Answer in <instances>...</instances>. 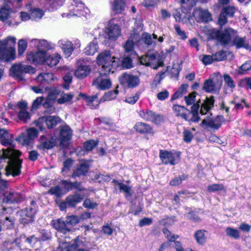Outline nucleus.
Returning a JSON list of instances; mask_svg holds the SVG:
<instances>
[{"instance_id":"nucleus-56","label":"nucleus","mask_w":251,"mask_h":251,"mask_svg":"<svg viewBox=\"0 0 251 251\" xmlns=\"http://www.w3.org/2000/svg\"><path fill=\"white\" fill-rule=\"evenodd\" d=\"M12 212V210L11 208H3L2 209V214L5 216L6 221H8L10 223V225H12L14 223V219L13 217L8 216L7 214H11Z\"/></svg>"},{"instance_id":"nucleus-6","label":"nucleus","mask_w":251,"mask_h":251,"mask_svg":"<svg viewBox=\"0 0 251 251\" xmlns=\"http://www.w3.org/2000/svg\"><path fill=\"white\" fill-rule=\"evenodd\" d=\"M229 2V0H218L217 4L214 5V7L218 9L222 7L218 21L219 25L221 26L225 25L227 21V18L232 17L236 10L234 6H226Z\"/></svg>"},{"instance_id":"nucleus-34","label":"nucleus","mask_w":251,"mask_h":251,"mask_svg":"<svg viewBox=\"0 0 251 251\" xmlns=\"http://www.w3.org/2000/svg\"><path fill=\"white\" fill-rule=\"evenodd\" d=\"M60 59L61 56L57 53L51 55L48 53V57L46 58L45 64L50 67L55 66L58 64Z\"/></svg>"},{"instance_id":"nucleus-9","label":"nucleus","mask_w":251,"mask_h":251,"mask_svg":"<svg viewBox=\"0 0 251 251\" xmlns=\"http://www.w3.org/2000/svg\"><path fill=\"white\" fill-rule=\"evenodd\" d=\"M119 79L122 85L130 88L137 87L140 82V78L138 76L127 73L122 74Z\"/></svg>"},{"instance_id":"nucleus-14","label":"nucleus","mask_w":251,"mask_h":251,"mask_svg":"<svg viewBox=\"0 0 251 251\" xmlns=\"http://www.w3.org/2000/svg\"><path fill=\"white\" fill-rule=\"evenodd\" d=\"M160 158L164 164L175 165L178 162L180 154L176 152H169L161 150L160 152Z\"/></svg>"},{"instance_id":"nucleus-41","label":"nucleus","mask_w":251,"mask_h":251,"mask_svg":"<svg viewBox=\"0 0 251 251\" xmlns=\"http://www.w3.org/2000/svg\"><path fill=\"white\" fill-rule=\"evenodd\" d=\"M157 38V36L156 34L151 35L148 33H144L141 37H140V41L141 42V41H143L145 44L149 46L155 43L153 40H156Z\"/></svg>"},{"instance_id":"nucleus-38","label":"nucleus","mask_w":251,"mask_h":251,"mask_svg":"<svg viewBox=\"0 0 251 251\" xmlns=\"http://www.w3.org/2000/svg\"><path fill=\"white\" fill-rule=\"evenodd\" d=\"M115 186H118L120 191L126 194V197H127L132 195L131 187L124 183H120L116 180H113L112 182Z\"/></svg>"},{"instance_id":"nucleus-8","label":"nucleus","mask_w":251,"mask_h":251,"mask_svg":"<svg viewBox=\"0 0 251 251\" xmlns=\"http://www.w3.org/2000/svg\"><path fill=\"white\" fill-rule=\"evenodd\" d=\"M77 66L74 72V75L76 78L83 79L90 74L91 68L87 61L84 59H79L77 62Z\"/></svg>"},{"instance_id":"nucleus-23","label":"nucleus","mask_w":251,"mask_h":251,"mask_svg":"<svg viewBox=\"0 0 251 251\" xmlns=\"http://www.w3.org/2000/svg\"><path fill=\"white\" fill-rule=\"evenodd\" d=\"M86 245V239L83 237H77L72 243L63 246L64 249L62 251H76L78 248Z\"/></svg>"},{"instance_id":"nucleus-51","label":"nucleus","mask_w":251,"mask_h":251,"mask_svg":"<svg viewBox=\"0 0 251 251\" xmlns=\"http://www.w3.org/2000/svg\"><path fill=\"white\" fill-rule=\"evenodd\" d=\"M225 190V187L222 184H213L207 187V191L211 193Z\"/></svg>"},{"instance_id":"nucleus-2","label":"nucleus","mask_w":251,"mask_h":251,"mask_svg":"<svg viewBox=\"0 0 251 251\" xmlns=\"http://www.w3.org/2000/svg\"><path fill=\"white\" fill-rule=\"evenodd\" d=\"M96 61L98 65L101 66V74L108 75L113 73L118 68L121 67L120 59L112 56L111 52L108 50L99 53Z\"/></svg>"},{"instance_id":"nucleus-11","label":"nucleus","mask_w":251,"mask_h":251,"mask_svg":"<svg viewBox=\"0 0 251 251\" xmlns=\"http://www.w3.org/2000/svg\"><path fill=\"white\" fill-rule=\"evenodd\" d=\"M140 63L147 66H151L154 69H157L162 65L158 62V59L154 52H149L146 55L141 56L140 58Z\"/></svg>"},{"instance_id":"nucleus-63","label":"nucleus","mask_w":251,"mask_h":251,"mask_svg":"<svg viewBox=\"0 0 251 251\" xmlns=\"http://www.w3.org/2000/svg\"><path fill=\"white\" fill-rule=\"evenodd\" d=\"M49 193L52 195H55L56 196H60L65 194L63 190H62L58 186L51 188L50 189Z\"/></svg>"},{"instance_id":"nucleus-46","label":"nucleus","mask_w":251,"mask_h":251,"mask_svg":"<svg viewBox=\"0 0 251 251\" xmlns=\"http://www.w3.org/2000/svg\"><path fill=\"white\" fill-rule=\"evenodd\" d=\"M195 237L197 242L199 244L202 245L206 242L205 231L199 230L195 233Z\"/></svg>"},{"instance_id":"nucleus-28","label":"nucleus","mask_w":251,"mask_h":251,"mask_svg":"<svg viewBox=\"0 0 251 251\" xmlns=\"http://www.w3.org/2000/svg\"><path fill=\"white\" fill-rule=\"evenodd\" d=\"M52 224L55 229L64 234L71 230L70 227L68 226L66 221H64L61 219L52 220Z\"/></svg>"},{"instance_id":"nucleus-36","label":"nucleus","mask_w":251,"mask_h":251,"mask_svg":"<svg viewBox=\"0 0 251 251\" xmlns=\"http://www.w3.org/2000/svg\"><path fill=\"white\" fill-rule=\"evenodd\" d=\"M79 98L84 100L88 105L90 106L91 108H96L99 105L98 100V97L97 95L93 96L92 97H88L84 94H80L79 95Z\"/></svg>"},{"instance_id":"nucleus-64","label":"nucleus","mask_w":251,"mask_h":251,"mask_svg":"<svg viewBox=\"0 0 251 251\" xmlns=\"http://www.w3.org/2000/svg\"><path fill=\"white\" fill-rule=\"evenodd\" d=\"M18 117L21 120L26 122L30 118L29 114L26 110H21L18 114Z\"/></svg>"},{"instance_id":"nucleus-53","label":"nucleus","mask_w":251,"mask_h":251,"mask_svg":"<svg viewBox=\"0 0 251 251\" xmlns=\"http://www.w3.org/2000/svg\"><path fill=\"white\" fill-rule=\"evenodd\" d=\"M183 140L187 143H190L194 137V133L190 129H185L183 132Z\"/></svg>"},{"instance_id":"nucleus-13","label":"nucleus","mask_w":251,"mask_h":251,"mask_svg":"<svg viewBox=\"0 0 251 251\" xmlns=\"http://www.w3.org/2000/svg\"><path fill=\"white\" fill-rule=\"evenodd\" d=\"M59 121V117L54 116L43 117L40 118L36 122V125L41 131H42L44 129V124H46L49 128H51L56 126Z\"/></svg>"},{"instance_id":"nucleus-37","label":"nucleus","mask_w":251,"mask_h":251,"mask_svg":"<svg viewBox=\"0 0 251 251\" xmlns=\"http://www.w3.org/2000/svg\"><path fill=\"white\" fill-rule=\"evenodd\" d=\"M89 168V162L86 160H82L79 163L77 170L74 173V176L84 175L87 173Z\"/></svg>"},{"instance_id":"nucleus-4","label":"nucleus","mask_w":251,"mask_h":251,"mask_svg":"<svg viewBox=\"0 0 251 251\" xmlns=\"http://www.w3.org/2000/svg\"><path fill=\"white\" fill-rule=\"evenodd\" d=\"M16 43V38L12 36L0 40V60L7 61L15 59Z\"/></svg>"},{"instance_id":"nucleus-45","label":"nucleus","mask_w":251,"mask_h":251,"mask_svg":"<svg viewBox=\"0 0 251 251\" xmlns=\"http://www.w3.org/2000/svg\"><path fill=\"white\" fill-rule=\"evenodd\" d=\"M60 94V97L57 99V103L60 104L71 102L74 97V95L72 94L61 93Z\"/></svg>"},{"instance_id":"nucleus-33","label":"nucleus","mask_w":251,"mask_h":251,"mask_svg":"<svg viewBox=\"0 0 251 251\" xmlns=\"http://www.w3.org/2000/svg\"><path fill=\"white\" fill-rule=\"evenodd\" d=\"M99 49L98 42L96 39L90 42L85 48L84 52L87 55H93Z\"/></svg>"},{"instance_id":"nucleus-54","label":"nucleus","mask_w":251,"mask_h":251,"mask_svg":"<svg viewBox=\"0 0 251 251\" xmlns=\"http://www.w3.org/2000/svg\"><path fill=\"white\" fill-rule=\"evenodd\" d=\"M203 88L207 92H211L214 90L215 84L211 79H208L204 82Z\"/></svg>"},{"instance_id":"nucleus-12","label":"nucleus","mask_w":251,"mask_h":251,"mask_svg":"<svg viewBox=\"0 0 251 251\" xmlns=\"http://www.w3.org/2000/svg\"><path fill=\"white\" fill-rule=\"evenodd\" d=\"M235 33V31L230 28H226L222 32L220 30H214L212 35L223 44H228L231 38V36Z\"/></svg>"},{"instance_id":"nucleus-31","label":"nucleus","mask_w":251,"mask_h":251,"mask_svg":"<svg viewBox=\"0 0 251 251\" xmlns=\"http://www.w3.org/2000/svg\"><path fill=\"white\" fill-rule=\"evenodd\" d=\"M60 94V91L57 89L51 90L46 97L45 101L43 103L45 107H48L51 106L53 101L56 99L58 96Z\"/></svg>"},{"instance_id":"nucleus-16","label":"nucleus","mask_w":251,"mask_h":251,"mask_svg":"<svg viewBox=\"0 0 251 251\" xmlns=\"http://www.w3.org/2000/svg\"><path fill=\"white\" fill-rule=\"evenodd\" d=\"M139 115L141 118L147 121L158 124L162 120V117L153 111L149 109H142L139 111Z\"/></svg>"},{"instance_id":"nucleus-35","label":"nucleus","mask_w":251,"mask_h":251,"mask_svg":"<svg viewBox=\"0 0 251 251\" xmlns=\"http://www.w3.org/2000/svg\"><path fill=\"white\" fill-rule=\"evenodd\" d=\"M214 100L213 97L206 98L204 102L201 104L200 113L204 115L209 112V110L213 106Z\"/></svg>"},{"instance_id":"nucleus-61","label":"nucleus","mask_w":251,"mask_h":251,"mask_svg":"<svg viewBox=\"0 0 251 251\" xmlns=\"http://www.w3.org/2000/svg\"><path fill=\"white\" fill-rule=\"evenodd\" d=\"M215 61H220L223 60L226 56V52L224 50H220L213 54Z\"/></svg>"},{"instance_id":"nucleus-42","label":"nucleus","mask_w":251,"mask_h":251,"mask_svg":"<svg viewBox=\"0 0 251 251\" xmlns=\"http://www.w3.org/2000/svg\"><path fill=\"white\" fill-rule=\"evenodd\" d=\"M11 12V6L5 4V6L0 9V20L5 21L10 17Z\"/></svg>"},{"instance_id":"nucleus-20","label":"nucleus","mask_w":251,"mask_h":251,"mask_svg":"<svg viewBox=\"0 0 251 251\" xmlns=\"http://www.w3.org/2000/svg\"><path fill=\"white\" fill-rule=\"evenodd\" d=\"M193 14L195 20L198 22H207L212 20L211 14L207 10L195 9Z\"/></svg>"},{"instance_id":"nucleus-17","label":"nucleus","mask_w":251,"mask_h":251,"mask_svg":"<svg viewBox=\"0 0 251 251\" xmlns=\"http://www.w3.org/2000/svg\"><path fill=\"white\" fill-rule=\"evenodd\" d=\"M103 75H105L101 74L100 73V75L93 82V85L99 90H105L108 89L112 85L110 79L107 77H104Z\"/></svg>"},{"instance_id":"nucleus-55","label":"nucleus","mask_w":251,"mask_h":251,"mask_svg":"<svg viewBox=\"0 0 251 251\" xmlns=\"http://www.w3.org/2000/svg\"><path fill=\"white\" fill-rule=\"evenodd\" d=\"M17 141L22 145H28L31 141L28 136L25 133H21L17 139Z\"/></svg>"},{"instance_id":"nucleus-24","label":"nucleus","mask_w":251,"mask_h":251,"mask_svg":"<svg viewBox=\"0 0 251 251\" xmlns=\"http://www.w3.org/2000/svg\"><path fill=\"white\" fill-rule=\"evenodd\" d=\"M25 10L30 12L31 19L38 21L41 19L44 15V11L36 7H33L32 1H29L28 3H25Z\"/></svg>"},{"instance_id":"nucleus-27","label":"nucleus","mask_w":251,"mask_h":251,"mask_svg":"<svg viewBox=\"0 0 251 251\" xmlns=\"http://www.w3.org/2000/svg\"><path fill=\"white\" fill-rule=\"evenodd\" d=\"M138 43V45H139L140 41V36L137 33H134L132 34L127 41L126 42L124 48L126 52H129L133 51L134 49V46L135 43Z\"/></svg>"},{"instance_id":"nucleus-10","label":"nucleus","mask_w":251,"mask_h":251,"mask_svg":"<svg viewBox=\"0 0 251 251\" xmlns=\"http://www.w3.org/2000/svg\"><path fill=\"white\" fill-rule=\"evenodd\" d=\"M48 52L45 50H38L35 52H30L26 54V59L30 62L35 64H45Z\"/></svg>"},{"instance_id":"nucleus-15","label":"nucleus","mask_w":251,"mask_h":251,"mask_svg":"<svg viewBox=\"0 0 251 251\" xmlns=\"http://www.w3.org/2000/svg\"><path fill=\"white\" fill-rule=\"evenodd\" d=\"M105 38L112 40H115L121 35V28L117 24H115L112 21H110L108 26L104 30Z\"/></svg>"},{"instance_id":"nucleus-7","label":"nucleus","mask_w":251,"mask_h":251,"mask_svg":"<svg viewBox=\"0 0 251 251\" xmlns=\"http://www.w3.org/2000/svg\"><path fill=\"white\" fill-rule=\"evenodd\" d=\"M36 73V69L33 67L22 63L15 64L10 69V75L18 80L24 79L26 74L30 75Z\"/></svg>"},{"instance_id":"nucleus-49","label":"nucleus","mask_w":251,"mask_h":251,"mask_svg":"<svg viewBox=\"0 0 251 251\" xmlns=\"http://www.w3.org/2000/svg\"><path fill=\"white\" fill-rule=\"evenodd\" d=\"M18 54L21 56L25 51L27 47V42L25 40L20 39L18 41Z\"/></svg>"},{"instance_id":"nucleus-58","label":"nucleus","mask_w":251,"mask_h":251,"mask_svg":"<svg viewBox=\"0 0 251 251\" xmlns=\"http://www.w3.org/2000/svg\"><path fill=\"white\" fill-rule=\"evenodd\" d=\"M184 100L188 105L193 104L197 100L196 92H192L188 96H185L184 97Z\"/></svg>"},{"instance_id":"nucleus-50","label":"nucleus","mask_w":251,"mask_h":251,"mask_svg":"<svg viewBox=\"0 0 251 251\" xmlns=\"http://www.w3.org/2000/svg\"><path fill=\"white\" fill-rule=\"evenodd\" d=\"M80 218L78 216L75 215L67 216L66 218V222L69 227V226H75L78 224Z\"/></svg>"},{"instance_id":"nucleus-57","label":"nucleus","mask_w":251,"mask_h":251,"mask_svg":"<svg viewBox=\"0 0 251 251\" xmlns=\"http://www.w3.org/2000/svg\"><path fill=\"white\" fill-rule=\"evenodd\" d=\"M98 143L97 141L90 140L85 142L83 148L86 151H91L97 145Z\"/></svg>"},{"instance_id":"nucleus-60","label":"nucleus","mask_w":251,"mask_h":251,"mask_svg":"<svg viewBox=\"0 0 251 251\" xmlns=\"http://www.w3.org/2000/svg\"><path fill=\"white\" fill-rule=\"evenodd\" d=\"M163 232L165 237L168 239V240L171 242L175 241L178 237L177 235L173 234L167 228H164L163 230Z\"/></svg>"},{"instance_id":"nucleus-52","label":"nucleus","mask_w":251,"mask_h":251,"mask_svg":"<svg viewBox=\"0 0 251 251\" xmlns=\"http://www.w3.org/2000/svg\"><path fill=\"white\" fill-rule=\"evenodd\" d=\"M226 232L227 235L235 239H238L240 237L239 231L236 229L228 227L226 229Z\"/></svg>"},{"instance_id":"nucleus-18","label":"nucleus","mask_w":251,"mask_h":251,"mask_svg":"<svg viewBox=\"0 0 251 251\" xmlns=\"http://www.w3.org/2000/svg\"><path fill=\"white\" fill-rule=\"evenodd\" d=\"M57 80V78L54 74L49 72L40 73L36 78V81L43 86L50 84Z\"/></svg>"},{"instance_id":"nucleus-26","label":"nucleus","mask_w":251,"mask_h":251,"mask_svg":"<svg viewBox=\"0 0 251 251\" xmlns=\"http://www.w3.org/2000/svg\"><path fill=\"white\" fill-rule=\"evenodd\" d=\"M179 2L181 5L182 11L184 13H189L191 9L198 2L204 3L208 1V0H178Z\"/></svg>"},{"instance_id":"nucleus-3","label":"nucleus","mask_w":251,"mask_h":251,"mask_svg":"<svg viewBox=\"0 0 251 251\" xmlns=\"http://www.w3.org/2000/svg\"><path fill=\"white\" fill-rule=\"evenodd\" d=\"M201 104L200 99H199L197 103L191 107V112L184 106L178 104L174 105L172 109L176 116L189 122L196 123L200 120L198 111Z\"/></svg>"},{"instance_id":"nucleus-59","label":"nucleus","mask_w":251,"mask_h":251,"mask_svg":"<svg viewBox=\"0 0 251 251\" xmlns=\"http://www.w3.org/2000/svg\"><path fill=\"white\" fill-rule=\"evenodd\" d=\"M169 96V92L166 89H163L158 92L156 95L157 99L160 101H163L167 99Z\"/></svg>"},{"instance_id":"nucleus-32","label":"nucleus","mask_w":251,"mask_h":251,"mask_svg":"<svg viewBox=\"0 0 251 251\" xmlns=\"http://www.w3.org/2000/svg\"><path fill=\"white\" fill-rule=\"evenodd\" d=\"M111 7L112 11L116 14H121L125 10L126 3L124 0H113Z\"/></svg>"},{"instance_id":"nucleus-30","label":"nucleus","mask_w":251,"mask_h":251,"mask_svg":"<svg viewBox=\"0 0 251 251\" xmlns=\"http://www.w3.org/2000/svg\"><path fill=\"white\" fill-rule=\"evenodd\" d=\"M23 199L22 196L18 192L10 191L5 193L4 195V200L10 203L21 202Z\"/></svg>"},{"instance_id":"nucleus-25","label":"nucleus","mask_w":251,"mask_h":251,"mask_svg":"<svg viewBox=\"0 0 251 251\" xmlns=\"http://www.w3.org/2000/svg\"><path fill=\"white\" fill-rule=\"evenodd\" d=\"M58 45L62 50L65 57H69L71 55L74 48L71 41L66 39L60 40L58 42Z\"/></svg>"},{"instance_id":"nucleus-47","label":"nucleus","mask_w":251,"mask_h":251,"mask_svg":"<svg viewBox=\"0 0 251 251\" xmlns=\"http://www.w3.org/2000/svg\"><path fill=\"white\" fill-rule=\"evenodd\" d=\"M118 94V91L116 89L106 93L103 96L101 101H109L115 99Z\"/></svg>"},{"instance_id":"nucleus-44","label":"nucleus","mask_w":251,"mask_h":251,"mask_svg":"<svg viewBox=\"0 0 251 251\" xmlns=\"http://www.w3.org/2000/svg\"><path fill=\"white\" fill-rule=\"evenodd\" d=\"M82 198L78 195L70 196L67 198V202L68 206L74 207L76 203L80 202Z\"/></svg>"},{"instance_id":"nucleus-40","label":"nucleus","mask_w":251,"mask_h":251,"mask_svg":"<svg viewBox=\"0 0 251 251\" xmlns=\"http://www.w3.org/2000/svg\"><path fill=\"white\" fill-rule=\"evenodd\" d=\"M61 185H63V187L64 188V190L63 191L64 193H66L67 192L72 190L73 188H76L79 190H82L80 186V183L77 182L72 183L67 180H62L61 181Z\"/></svg>"},{"instance_id":"nucleus-21","label":"nucleus","mask_w":251,"mask_h":251,"mask_svg":"<svg viewBox=\"0 0 251 251\" xmlns=\"http://www.w3.org/2000/svg\"><path fill=\"white\" fill-rule=\"evenodd\" d=\"M224 117L222 116H217L215 118H208L202 120L201 125L205 126L214 129H218L222 125L224 121Z\"/></svg>"},{"instance_id":"nucleus-62","label":"nucleus","mask_w":251,"mask_h":251,"mask_svg":"<svg viewBox=\"0 0 251 251\" xmlns=\"http://www.w3.org/2000/svg\"><path fill=\"white\" fill-rule=\"evenodd\" d=\"M25 0H15L13 1H9L7 3H6L7 5H10L11 6V9L12 8H18L21 7L24 1H25Z\"/></svg>"},{"instance_id":"nucleus-43","label":"nucleus","mask_w":251,"mask_h":251,"mask_svg":"<svg viewBox=\"0 0 251 251\" xmlns=\"http://www.w3.org/2000/svg\"><path fill=\"white\" fill-rule=\"evenodd\" d=\"M233 45L237 48H248V44L246 41L245 38L239 36L235 37L233 40Z\"/></svg>"},{"instance_id":"nucleus-22","label":"nucleus","mask_w":251,"mask_h":251,"mask_svg":"<svg viewBox=\"0 0 251 251\" xmlns=\"http://www.w3.org/2000/svg\"><path fill=\"white\" fill-rule=\"evenodd\" d=\"M72 131L69 126H65L61 127L59 131V136L57 137V141H59L62 146L67 145V142L71 139Z\"/></svg>"},{"instance_id":"nucleus-19","label":"nucleus","mask_w":251,"mask_h":251,"mask_svg":"<svg viewBox=\"0 0 251 251\" xmlns=\"http://www.w3.org/2000/svg\"><path fill=\"white\" fill-rule=\"evenodd\" d=\"M57 137L47 138L46 136H42L40 138L38 148L43 150H49L53 148L57 144Z\"/></svg>"},{"instance_id":"nucleus-29","label":"nucleus","mask_w":251,"mask_h":251,"mask_svg":"<svg viewBox=\"0 0 251 251\" xmlns=\"http://www.w3.org/2000/svg\"><path fill=\"white\" fill-rule=\"evenodd\" d=\"M30 42L39 51L45 50L47 51V50L51 49L50 44L45 40L33 39L31 40Z\"/></svg>"},{"instance_id":"nucleus-5","label":"nucleus","mask_w":251,"mask_h":251,"mask_svg":"<svg viewBox=\"0 0 251 251\" xmlns=\"http://www.w3.org/2000/svg\"><path fill=\"white\" fill-rule=\"evenodd\" d=\"M90 11L81 0H71L69 12L63 13V18H70L73 17H87Z\"/></svg>"},{"instance_id":"nucleus-1","label":"nucleus","mask_w":251,"mask_h":251,"mask_svg":"<svg viewBox=\"0 0 251 251\" xmlns=\"http://www.w3.org/2000/svg\"><path fill=\"white\" fill-rule=\"evenodd\" d=\"M0 139L1 144L7 147V149L0 151V164L5 158L9 159L7 165L5 168V175L13 177L20 175L21 173L22 160L19 157L21 154L19 151L13 149L14 145L12 136L4 129H0Z\"/></svg>"},{"instance_id":"nucleus-39","label":"nucleus","mask_w":251,"mask_h":251,"mask_svg":"<svg viewBox=\"0 0 251 251\" xmlns=\"http://www.w3.org/2000/svg\"><path fill=\"white\" fill-rule=\"evenodd\" d=\"M134 128L136 131L140 133H151V128L149 125L142 122L136 123Z\"/></svg>"},{"instance_id":"nucleus-48","label":"nucleus","mask_w":251,"mask_h":251,"mask_svg":"<svg viewBox=\"0 0 251 251\" xmlns=\"http://www.w3.org/2000/svg\"><path fill=\"white\" fill-rule=\"evenodd\" d=\"M140 96V93L139 92L129 95L126 97L125 101L130 104H134L139 100Z\"/></svg>"}]
</instances>
